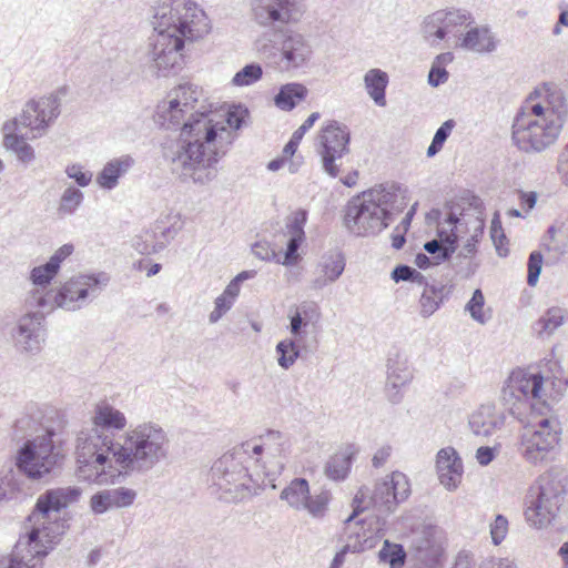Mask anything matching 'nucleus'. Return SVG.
<instances>
[{
    "instance_id": "nucleus-1",
    "label": "nucleus",
    "mask_w": 568,
    "mask_h": 568,
    "mask_svg": "<svg viewBox=\"0 0 568 568\" xmlns=\"http://www.w3.org/2000/svg\"><path fill=\"white\" fill-rule=\"evenodd\" d=\"M247 110L234 106L225 115L213 111L203 90L193 83L173 88L156 106L155 122L180 130L176 141L164 148V156L182 181L205 185L217 176V163L242 128Z\"/></svg>"
},
{
    "instance_id": "nucleus-2",
    "label": "nucleus",
    "mask_w": 568,
    "mask_h": 568,
    "mask_svg": "<svg viewBox=\"0 0 568 568\" xmlns=\"http://www.w3.org/2000/svg\"><path fill=\"white\" fill-rule=\"evenodd\" d=\"M126 425L124 413L113 405H95L91 426L81 429L75 440V473L81 480L104 485L115 471L146 474L168 459L170 438L160 424Z\"/></svg>"
},
{
    "instance_id": "nucleus-3",
    "label": "nucleus",
    "mask_w": 568,
    "mask_h": 568,
    "mask_svg": "<svg viewBox=\"0 0 568 568\" xmlns=\"http://www.w3.org/2000/svg\"><path fill=\"white\" fill-rule=\"evenodd\" d=\"M283 434L268 430L258 440L235 446L214 462L211 487L225 501H240L266 486L283 469Z\"/></svg>"
},
{
    "instance_id": "nucleus-4",
    "label": "nucleus",
    "mask_w": 568,
    "mask_h": 568,
    "mask_svg": "<svg viewBox=\"0 0 568 568\" xmlns=\"http://www.w3.org/2000/svg\"><path fill=\"white\" fill-rule=\"evenodd\" d=\"M153 11L148 63L158 77H168L181 69L184 41L203 38L211 26L205 12L191 0H159Z\"/></svg>"
},
{
    "instance_id": "nucleus-5",
    "label": "nucleus",
    "mask_w": 568,
    "mask_h": 568,
    "mask_svg": "<svg viewBox=\"0 0 568 568\" xmlns=\"http://www.w3.org/2000/svg\"><path fill=\"white\" fill-rule=\"evenodd\" d=\"M568 115L564 92L542 84L529 95L514 119L511 139L524 153H541L558 140Z\"/></svg>"
},
{
    "instance_id": "nucleus-6",
    "label": "nucleus",
    "mask_w": 568,
    "mask_h": 568,
    "mask_svg": "<svg viewBox=\"0 0 568 568\" xmlns=\"http://www.w3.org/2000/svg\"><path fill=\"white\" fill-rule=\"evenodd\" d=\"M407 189L394 182L376 184L352 197L344 214V225L355 236H374L387 229L407 204Z\"/></svg>"
},
{
    "instance_id": "nucleus-7",
    "label": "nucleus",
    "mask_w": 568,
    "mask_h": 568,
    "mask_svg": "<svg viewBox=\"0 0 568 568\" xmlns=\"http://www.w3.org/2000/svg\"><path fill=\"white\" fill-rule=\"evenodd\" d=\"M561 425L546 402L531 405L528 423L520 435V455L530 465L551 462L561 437Z\"/></svg>"
},
{
    "instance_id": "nucleus-8",
    "label": "nucleus",
    "mask_w": 568,
    "mask_h": 568,
    "mask_svg": "<svg viewBox=\"0 0 568 568\" xmlns=\"http://www.w3.org/2000/svg\"><path fill=\"white\" fill-rule=\"evenodd\" d=\"M258 55L281 72H296L311 63L314 49L310 37L292 29L281 31L275 39L263 34L254 42Z\"/></svg>"
},
{
    "instance_id": "nucleus-9",
    "label": "nucleus",
    "mask_w": 568,
    "mask_h": 568,
    "mask_svg": "<svg viewBox=\"0 0 568 568\" xmlns=\"http://www.w3.org/2000/svg\"><path fill=\"white\" fill-rule=\"evenodd\" d=\"M561 478L550 471L540 475L529 487L525 503V518L537 529L547 527L556 517L564 500Z\"/></svg>"
},
{
    "instance_id": "nucleus-10",
    "label": "nucleus",
    "mask_w": 568,
    "mask_h": 568,
    "mask_svg": "<svg viewBox=\"0 0 568 568\" xmlns=\"http://www.w3.org/2000/svg\"><path fill=\"white\" fill-rule=\"evenodd\" d=\"M409 495L410 484L407 476L400 471H393L382 481L376 483L373 491L367 487L358 489L353 499V513L346 518V523L351 526L354 518L371 507L382 515H388Z\"/></svg>"
},
{
    "instance_id": "nucleus-11",
    "label": "nucleus",
    "mask_w": 568,
    "mask_h": 568,
    "mask_svg": "<svg viewBox=\"0 0 568 568\" xmlns=\"http://www.w3.org/2000/svg\"><path fill=\"white\" fill-rule=\"evenodd\" d=\"M20 536L9 557L0 559V568H42L43 559L61 536L59 525L44 526L34 523Z\"/></svg>"
},
{
    "instance_id": "nucleus-12",
    "label": "nucleus",
    "mask_w": 568,
    "mask_h": 568,
    "mask_svg": "<svg viewBox=\"0 0 568 568\" xmlns=\"http://www.w3.org/2000/svg\"><path fill=\"white\" fill-rule=\"evenodd\" d=\"M53 435V432L47 430L41 436L28 439L17 452L16 466L21 474L30 479H41L54 469L59 454L54 452Z\"/></svg>"
},
{
    "instance_id": "nucleus-13",
    "label": "nucleus",
    "mask_w": 568,
    "mask_h": 568,
    "mask_svg": "<svg viewBox=\"0 0 568 568\" xmlns=\"http://www.w3.org/2000/svg\"><path fill=\"white\" fill-rule=\"evenodd\" d=\"M109 281V275L103 272L73 276L54 293L55 304L64 311H79L95 298Z\"/></svg>"
},
{
    "instance_id": "nucleus-14",
    "label": "nucleus",
    "mask_w": 568,
    "mask_h": 568,
    "mask_svg": "<svg viewBox=\"0 0 568 568\" xmlns=\"http://www.w3.org/2000/svg\"><path fill=\"white\" fill-rule=\"evenodd\" d=\"M351 132L348 128L335 120L323 125L318 135L317 153L322 170L331 178L341 172V161L349 153Z\"/></svg>"
},
{
    "instance_id": "nucleus-15",
    "label": "nucleus",
    "mask_w": 568,
    "mask_h": 568,
    "mask_svg": "<svg viewBox=\"0 0 568 568\" xmlns=\"http://www.w3.org/2000/svg\"><path fill=\"white\" fill-rule=\"evenodd\" d=\"M474 21L471 12L464 8L437 10L424 18L420 34L430 47L438 48L449 36H456L462 27Z\"/></svg>"
},
{
    "instance_id": "nucleus-16",
    "label": "nucleus",
    "mask_w": 568,
    "mask_h": 568,
    "mask_svg": "<svg viewBox=\"0 0 568 568\" xmlns=\"http://www.w3.org/2000/svg\"><path fill=\"white\" fill-rule=\"evenodd\" d=\"M250 6L252 20L263 28L298 23L305 13L298 0H251Z\"/></svg>"
},
{
    "instance_id": "nucleus-17",
    "label": "nucleus",
    "mask_w": 568,
    "mask_h": 568,
    "mask_svg": "<svg viewBox=\"0 0 568 568\" xmlns=\"http://www.w3.org/2000/svg\"><path fill=\"white\" fill-rule=\"evenodd\" d=\"M81 496L82 489L77 486L48 489L38 497L34 509L28 519L30 523L41 526L59 525L62 535L63 524L57 520V514L70 505L78 503Z\"/></svg>"
},
{
    "instance_id": "nucleus-18",
    "label": "nucleus",
    "mask_w": 568,
    "mask_h": 568,
    "mask_svg": "<svg viewBox=\"0 0 568 568\" xmlns=\"http://www.w3.org/2000/svg\"><path fill=\"white\" fill-rule=\"evenodd\" d=\"M280 499L294 510H305L313 518H323L331 501V494L323 490L312 496L308 481L305 478H294L283 488Z\"/></svg>"
},
{
    "instance_id": "nucleus-19",
    "label": "nucleus",
    "mask_w": 568,
    "mask_h": 568,
    "mask_svg": "<svg viewBox=\"0 0 568 568\" xmlns=\"http://www.w3.org/2000/svg\"><path fill=\"white\" fill-rule=\"evenodd\" d=\"M61 98L59 92L29 101L20 123L31 130L44 131L60 114Z\"/></svg>"
},
{
    "instance_id": "nucleus-20",
    "label": "nucleus",
    "mask_w": 568,
    "mask_h": 568,
    "mask_svg": "<svg viewBox=\"0 0 568 568\" xmlns=\"http://www.w3.org/2000/svg\"><path fill=\"white\" fill-rule=\"evenodd\" d=\"M413 368L406 354L396 351L387 359L385 392L388 400L398 404L403 399V388L413 379Z\"/></svg>"
},
{
    "instance_id": "nucleus-21",
    "label": "nucleus",
    "mask_w": 568,
    "mask_h": 568,
    "mask_svg": "<svg viewBox=\"0 0 568 568\" xmlns=\"http://www.w3.org/2000/svg\"><path fill=\"white\" fill-rule=\"evenodd\" d=\"M42 313L26 312L17 323L13 335L17 346L27 353H38L45 339Z\"/></svg>"
},
{
    "instance_id": "nucleus-22",
    "label": "nucleus",
    "mask_w": 568,
    "mask_h": 568,
    "mask_svg": "<svg viewBox=\"0 0 568 568\" xmlns=\"http://www.w3.org/2000/svg\"><path fill=\"white\" fill-rule=\"evenodd\" d=\"M348 537H355V548L361 550L372 549L376 546L378 540L384 537L386 531V520L381 516L365 517L362 519L354 518L352 525L345 521Z\"/></svg>"
},
{
    "instance_id": "nucleus-23",
    "label": "nucleus",
    "mask_w": 568,
    "mask_h": 568,
    "mask_svg": "<svg viewBox=\"0 0 568 568\" xmlns=\"http://www.w3.org/2000/svg\"><path fill=\"white\" fill-rule=\"evenodd\" d=\"M436 470L439 483L448 491L456 490L463 479L464 466L462 458L453 447H445L436 455Z\"/></svg>"
},
{
    "instance_id": "nucleus-24",
    "label": "nucleus",
    "mask_w": 568,
    "mask_h": 568,
    "mask_svg": "<svg viewBox=\"0 0 568 568\" xmlns=\"http://www.w3.org/2000/svg\"><path fill=\"white\" fill-rule=\"evenodd\" d=\"M307 221V212L298 210L287 220L285 235L288 237L286 251L280 264L285 266L296 265L301 261L298 250L305 241L304 226Z\"/></svg>"
},
{
    "instance_id": "nucleus-25",
    "label": "nucleus",
    "mask_w": 568,
    "mask_h": 568,
    "mask_svg": "<svg viewBox=\"0 0 568 568\" xmlns=\"http://www.w3.org/2000/svg\"><path fill=\"white\" fill-rule=\"evenodd\" d=\"M345 258L341 252H328L317 262L314 278L311 283L313 290H322L336 282L345 270Z\"/></svg>"
},
{
    "instance_id": "nucleus-26",
    "label": "nucleus",
    "mask_w": 568,
    "mask_h": 568,
    "mask_svg": "<svg viewBox=\"0 0 568 568\" xmlns=\"http://www.w3.org/2000/svg\"><path fill=\"white\" fill-rule=\"evenodd\" d=\"M508 379L510 381V387L521 397H525L530 406L534 403L541 400V390L544 381H549L550 376L542 374H531L523 369L514 371Z\"/></svg>"
},
{
    "instance_id": "nucleus-27",
    "label": "nucleus",
    "mask_w": 568,
    "mask_h": 568,
    "mask_svg": "<svg viewBox=\"0 0 568 568\" xmlns=\"http://www.w3.org/2000/svg\"><path fill=\"white\" fill-rule=\"evenodd\" d=\"M504 416L494 405H481L469 417L468 425L476 436L489 437L503 427Z\"/></svg>"
},
{
    "instance_id": "nucleus-28",
    "label": "nucleus",
    "mask_w": 568,
    "mask_h": 568,
    "mask_svg": "<svg viewBox=\"0 0 568 568\" xmlns=\"http://www.w3.org/2000/svg\"><path fill=\"white\" fill-rule=\"evenodd\" d=\"M444 223L439 225L438 239H434L424 244V250L434 260L435 264H442L448 261L457 250L458 234L453 229L448 230Z\"/></svg>"
},
{
    "instance_id": "nucleus-29",
    "label": "nucleus",
    "mask_w": 568,
    "mask_h": 568,
    "mask_svg": "<svg viewBox=\"0 0 568 568\" xmlns=\"http://www.w3.org/2000/svg\"><path fill=\"white\" fill-rule=\"evenodd\" d=\"M460 48L476 53H488L496 49L493 32L486 26H475L459 37Z\"/></svg>"
},
{
    "instance_id": "nucleus-30",
    "label": "nucleus",
    "mask_w": 568,
    "mask_h": 568,
    "mask_svg": "<svg viewBox=\"0 0 568 568\" xmlns=\"http://www.w3.org/2000/svg\"><path fill=\"white\" fill-rule=\"evenodd\" d=\"M134 165L131 155H122L108 161L97 176V183L104 190H113L119 184V179L129 172Z\"/></svg>"
},
{
    "instance_id": "nucleus-31",
    "label": "nucleus",
    "mask_w": 568,
    "mask_h": 568,
    "mask_svg": "<svg viewBox=\"0 0 568 568\" xmlns=\"http://www.w3.org/2000/svg\"><path fill=\"white\" fill-rule=\"evenodd\" d=\"M17 130V119H13L12 121L6 122L3 124L4 145L7 149L12 150L21 162L29 164L36 158L34 150L24 141L22 136H19L16 133Z\"/></svg>"
},
{
    "instance_id": "nucleus-32",
    "label": "nucleus",
    "mask_w": 568,
    "mask_h": 568,
    "mask_svg": "<svg viewBox=\"0 0 568 568\" xmlns=\"http://www.w3.org/2000/svg\"><path fill=\"white\" fill-rule=\"evenodd\" d=\"M364 87L369 98L378 106L386 105V89L389 83V77L387 72L382 69L374 68L369 69L364 74Z\"/></svg>"
},
{
    "instance_id": "nucleus-33",
    "label": "nucleus",
    "mask_w": 568,
    "mask_h": 568,
    "mask_svg": "<svg viewBox=\"0 0 568 568\" xmlns=\"http://www.w3.org/2000/svg\"><path fill=\"white\" fill-rule=\"evenodd\" d=\"M446 286L442 283H425L419 298V314L427 318L432 316L447 297Z\"/></svg>"
},
{
    "instance_id": "nucleus-34",
    "label": "nucleus",
    "mask_w": 568,
    "mask_h": 568,
    "mask_svg": "<svg viewBox=\"0 0 568 568\" xmlns=\"http://www.w3.org/2000/svg\"><path fill=\"white\" fill-rule=\"evenodd\" d=\"M24 307L27 312L42 313L45 318L58 305L52 290L33 287L26 296Z\"/></svg>"
},
{
    "instance_id": "nucleus-35",
    "label": "nucleus",
    "mask_w": 568,
    "mask_h": 568,
    "mask_svg": "<svg viewBox=\"0 0 568 568\" xmlns=\"http://www.w3.org/2000/svg\"><path fill=\"white\" fill-rule=\"evenodd\" d=\"M445 224L458 234V239L462 236V233H469V237L476 240L479 243L484 235L485 222L479 216H464L463 220H459L454 214H449L445 220Z\"/></svg>"
},
{
    "instance_id": "nucleus-36",
    "label": "nucleus",
    "mask_w": 568,
    "mask_h": 568,
    "mask_svg": "<svg viewBox=\"0 0 568 568\" xmlns=\"http://www.w3.org/2000/svg\"><path fill=\"white\" fill-rule=\"evenodd\" d=\"M568 320V311L564 307L552 306L549 307L544 315L540 316L532 325L534 332L537 336L551 335L558 327H560Z\"/></svg>"
},
{
    "instance_id": "nucleus-37",
    "label": "nucleus",
    "mask_w": 568,
    "mask_h": 568,
    "mask_svg": "<svg viewBox=\"0 0 568 568\" xmlns=\"http://www.w3.org/2000/svg\"><path fill=\"white\" fill-rule=\"evenodd\" d=\"M307 95V89L302 83H287L281 87L274 98L275 105L283 111L293 110Z\"/></svg>"
},
{
    "instance_id": "nucleus-38",
    "label": "nucleus",
    "mask_w": 568,
    "mask_h": 568,
    "mask_svg": "<svg viewBox=\"0 0 568 568\" xmlns=\"http://www.w3.org/2000/svg\"><path fill=\"white\" fill-rule=\"evenodd\" d=\"M303 343L300 338H284L275 347L277 364L283 369H290L301 356Z\"/></svg>"
},
{
    "instance_id": "nucleus-39",
    "label": "nucleus",
    "mask_w": 568,
    "mask_h": 568,
    "mask_svg": "<svg viewBox=\"0 0 568 568\" xmlns=\"http://www.w3.org/2000/svg\"><path fill=\"white\" fill-rule=\"evenodd\" d=\"M153 229L160 241H165L166 246L182 229L181 215L175 212L161 215L153 224Z\"/></svg>"
},
{
    "instance_id": "nucleus-40",
    "label": "nucleus",
    "mask_w": 568,
    "mask_h": 568,
    "mask_svg": "<svg viewBox=\"0 0 568 568\" xmlns=\"http://www.w3.org/2000/svg\"><path fill=\"white\" fill-rule=\"evenodd\" d=\"M353 453L344 450L332 456L325 465V475L332 480H343L348 475L352 465Z\"/></svg>"
},
{
    "instance_id": "nucleus-41",
    "label": "nucleus",
    "mask_w": 568,
    "mask_h": 568,
    "mask_svg": "<svg viewBox=\"0 0 568 568\" xmlns=\"http://www.w3.org/2000/svg\"><path fill=\"white\" fill-rule=\"evenodd\" d=\"M134 250L143 255H151L162 251L165 247V241H160L158 233L153 229L143 230L133 239Z\"/></svg>"
},
{
    "instance_id": "nucleus-42",
    "label": "nucleus",
    "mask_w": 568,
    "mask_h": 568,
    "mask_svg": "<svg viewBox=\"0 0 568 568\" xmlns=\"http://www.w3.org/2000/svg\"><path fill=\"white\" fill-rule=\"evenodd\" d=\"M378 559L379 562L388 564L389 568H403L406 561V552L402 545L385 539L382 549L378 551Z\"/></svg>"
},
{
    "instance_id": "nucleus-43",
    "label": "nucleus",
    "mask_w": 568,
    "mask_h": 568,
    "mask_svg": "<svg viewBox=\"0 0 568 568\" xmlns=\"http://www.w3.org/2000/svg\"><path fill=\"white\" fill-rule=\"evenodd\" d=\"M83 200V192L73 185H69L60 197L58 213L62 216L74 214Z\"/></svg>"
},
{
    "instance_id": "nucleus-44",
    "label": "nucleus",
    "mask_w": 568,
    "mask_h": 568,
    "mask_svg": "<svg viewBox=\"0 0 568 568\" xmlns=\"http://www.w3.org/2000/svg\"><path fill=\"white\" fill-rule=\"evenodd\" d=\"M544 246L552 260H559L567 252L568 240L565 235L558 234L554 226L548 230V235L544 240Z\"/></svg>"
},
{
    "instance_id": "nucleus-45",
    "label": "nucleus",
    "mask_w": 568,
    "mask_h": 568,
    "mask_svg": "<svg viewBox=\"0 0 568 568\" xmlns=\"http://www.w3.org/2000/svg\"><path fill=\"white\" fill-rule=\"evenodd\" d=\"M263 69L258 63H250L237 71L233 79L232 84L235 87H248L262 79Z\"/></svg>"
},
{
    "instance_id": "nucleus-46",
    "label": "nucleus",
    "mask_w": 568,
    "mask_h": 568,
    "mask_svg": "<svg viewBox=\"0 0 568 568\" xmlns=\"http://www.w3.org/2000/svg\"><path fill=\"white\" fill-rule=\"evenodd\" d=\"M59 272L48 262L36 266L30 272V281L34 287L48 288Z\"/></svg>"
},
{
    "instance_id": "nucleus-47",
    "label": "nucleus",
    "mask_w": 568,
    "mask_h": 568,
    "mask_svg": "<svg viewBox=\"0 0 568 568\" xmlns=\"http://www.w3.org/2000/svg\"><path fill=\"white\" fill-rule=\"evenodd\" d=\"M477 244H478V242H476V240H474V239H470L469 236L464 242L460 251L458 252V254L455 257V260L457 261L456 266L458 264H463V261H467V262H466V266H460L458 272L466 270L467 274L474 273L475 270L471 267V260L474 258V256L477 253Z\"/></svg>"
},
{
    "instance_id": "nucleus-48",
    "label": "nucleus",
    "mask_w": 568,
    "mask_h": 568,
    "mask_svg": "<svg viewBox=\"0 0 568 568\" xmlns=\"http://www.w3.org/2000/svg\"><path fill=\"white\" fill-rule=\"evenodd\" d=\"M484 304V294L479 288H477L474 291L471 298L465 307V310L470 314L471 318L480 324H485L488 320L483 311Z\"/></svg>"
},
{
    "instance_id": "nucleus-49",
    "label": "nucleus",
    "mask_w": 568,
    "mask_h": 568,
    "mask_svg": "<svg viewBox=\"0 0 568 568\" xmlns=\"http://www.w3.org/2000/svg\"><path fill=\"white\" fill-rule=\"evenodd\" d=\"M111 505L113 508H125L131 506L135 498L136 491L126 487H118L109 489Z\"/></svg>"
},
{
    "instance_id": "nucleus-50",
    "label": "nucleus",
    "mask_w": 568,
    "mask_h": 568,
    "mask_svg": "<svg viewBox=\"0 0 568 568\" xmlns=\"http://www.w3.org/2000/svg\"><path fill=\"white\" fill-rule=\"evenodd\" d=\"M18 490V484L12 469L0 471V501L12 499Z\"/></svg>"
},
{
    "instance_id": "nucleus-51",
    "label": "nucleus",
    "mask_w": 568,
    "mask_h": 568,
    "mask_svg": "<svg viewBox=\"0 0 568 568\" xmlns=\"http://www.w3.org/2000/svg\"><path fill=\"white\" fill-rule=\"evenodd\" d=\"M253 255L264 262H274L280 264L281 254L275 250V247L266 242L258 241L252 245Z\"/></svg>"
},
{
    "instance_id": "nucleus-52",
    "label": "nucleus",
    "mask_w": 568,
    "mask_h": 568,
    "mask_svg": "<svg viewBox=\"0 0 568 568\" xmlns=\"http://www.w3.org/2000/svg\"><path fill=\"white\" fill-rule=\"evenodd\" d=\"M501 400L513 414L516 413L515 409H519L523 404L528 402L525 397H521L519 393L515 392L513 387H510V381L508 378L501 390Z\"/></svg>"
},
{
    "instance_id": "nucleus-53",
    "label": "nucleus",
    "mask_w": 568,
    "mask_h": 568,
    "mask_svg": "<svg viewBox=\"0 0 568 568\" xmlns=\"http://www.w3.org/2000/svg\"><path fill=\"white\" fill-rule=\"evenodd\" d=\"M64 172L67 176L74 180L80 187H87L92 182L93 174L90 171L84 170L79 163L67 165Z\"/></svg>"
},
{
    "instance_id": "nucleus-54",
    "label": "nucleus",
    "mask_w": 568,
    "mask_h": 568,
    "mask_svg": "<svg viewBox=\"0 0 568 568\" xmlns=\"http://www.w3.org/2000/svg\"><path fill=\"white\" fill-rule=\"evenodd\" d=\"M112 508L109 489L98 491L90 498V509L95 515H102Z\"/></svg>"
},
{
    "instance_id": "nucleus-55",
    "label": "nucleus",
    "mask_w": 568,
    "mask_h": 568,
    "mask_svg": "<svg viewBox=\"0 0 568 568\" xmlns=\"http://www.w3.org/2000/svg\"><path fill=\"white\" fill-rule=\"evenodd\" d=\"M544 257L539 251H534L530 253L528 258V276L527 283L530 286H535L538 282L541 267H542Z\"/></svg>"
},
{
    "instance_id": "nucleus-56",
    "label": "nucleus",
    "mask_w": 568,
    "mask_h": 568,
    "mask_svg": "<svg viewBox=\"0 0 568 568\" xmlns=\"http://www.w3.org/2000/svg\"><path fill=\"white\" fill-rule=\"evenodd\" d=\"M235 302L221 294L214 301V310L209 315V322L211 324L217 323L224 314H226Z\"/></svg>"
},
{
    "instance_id": "nucleus-57",
    "label": "nucleus",
    "mask_w": 568,
    "mask_h": 568,
    "mask_svg": "<svg viewBox=\"0 0 568 568\" xmlns=\"http://www.w3.org/2000/svg\"><path fill=\"white\" fill-rule=\"evenodd\" d=\"M508 520L503 515H497L494 523L490 524V535L493 542L499 545L507 536Z\"/></svg>"
},
{
    "instance_id": "nucleus-58",
    "label": "nucleus",
    "mask_w": 568,
    "mask_h": 568,
    "mask_svg": "<svg viewBox=\"0 0 568 568\" xmlns=\"http://www.w3.org/2000/svg\"><path fill=\"white\" fill-rule=\"evenodd\" d=\"M308 325V322L302 316L301 311H296L294 315L290 317V332L291 338H300L303 343L304 329Z\"/></svg>"
},
{
    "instance_id": "nucleus-59",
    "label": "nucleus",
    "mask_w": 568,
    "mask_h": 568,
    "mask_svg": "<svg viewBox=\"0 0 568 568\" xmlns=\"http://www.w3.org/2000/svg\"><path fill=\"white\" fill-rule=\"evenodd\" d=\"M499 446H481L476 450V460L480 466L489 465L498 455Z\"/></svg>"
},
{
    "instance_id": "nucleus-60",
    "label": "nucleus",
    "mask_w": 568,
    "mask_h": 568,
    "mask_svg": "<svg viewBox=\"0 0 568 568\" xmlns=\"http://www.w3.org/2000/svg\"><path fill=\"white\" fill-rule=\"evenodd\" d=\"M73 250L72 244L62 245L53 253L48 263L59 272L61 263L73 253Z\"/></svg>"
},
{
    "instance_id": "nucleus-61",
    "label": "nucleus",
    "mask_w": 568,
    "mask_h": 568,
    "mask_svg": "<svg viewBox=\"0 0 568 568\" xmlns=\"http://www.w3.org/2000/svg\"><path fill=\"white\" fill-rule=\"evenodd\" d=\"M557 172L560 176L561 183L568 187V143L558 155Z\"/></svg>"
},
{
    "instance_id": "nucleus-62",
    "label": "nucleus",
    "mask_w": 568,
    "mask_h": 568,
    "mask_svg": "<svg viewBox=\"0 0 568 568\" xmlns=\"http://www.w3.org/2000/svg\"><path fill=\"white\" fill-rule=\"evenodd\" d=\"M491 239H493V241L495 243L496 251H497L498 255L499 256H506L507 255V250L503 248V241L506 237H505V235L503 233V230H501L499 221L493 220V223H491Z\"/></svg>"
},
{
    "instance_id": "nucleus-63",
    "label": "nucleus",
    "mask_w": 568,
    "mask_h": 568,
    "mask_svg": "<svg viewBox=\"0 0 568 568\" xmlns=\"http://www.w3.org/2000/svg\"><path fill=\"white\" fill-rule=\"evenodd\" d=\"M448 80V72L444 67L433 64L428 73V83L438 87Z\"/></svg>"
},
{
    "instance_id": "nucleus-64",
    "label": "nucleus",
    "mask_w": 568,
    "mask_h": 568,
    "mask_svg": "<svg viewBox=\"0 0 568 568\" xmlns=\"http://www.w3.org/2000/svg\"><path fill=\"white\" fill-rule=\"evenodd\" d=\"M455 128V121L449 119L445 121L435 132L433 140L436 144L444 145L448 136L450 135L453 129Z\"/></svg>"
}]
</instances>
